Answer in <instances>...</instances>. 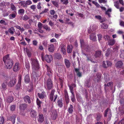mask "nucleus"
Instances as JSON below:
<instances>
[{
    "label": "nucleus",
    "instance_id": "f257e3e1",
    "mask_svg": "<svg viewBox=\"0 0 124 124\" xmlns=\"http://www.w3.org/2000/svg\"><path fill=\"white\" fill-rule=\"evenodd\" d=\"M31 63L32 70L31 76L34 78H35L38 76L36 71H38L39 68V63L37 60L34 58L31 59Z\"/></svg>",
    "mask_w": 124,
    "mask_h": 124
},
{
    "label": "nucleus",
    "instance_id": "f03ea898",
    "mask_svg": "<svg viewBox=\"0 0 124 124\" xmlns=\"http://www.w3.org/2000/svg\"><path fill=\"white\" fill-rule=\"evenodd\" d=\"M9 54L4 56L3 58V61L6 65L7 69H11L13 65V62L9 57Z\"/></svg>",
    "mask_w": 124,
    "mask_h": 124
},
{
    "label": "nucleus",
    "instance_id": "7ed1b4c3",
    "mask_svg": "<svg viewBox=\"0 0 124 124\" xmlns=\"http://www.w3.org/2000/svg\"><path fill=\"white\" fill-rule=\"evenodd\" d=\"M112 65V63L109 61H103L102 62V66L104 68H107L109 67H110Z\"/></svg>",
    "mask_w": 124,
    "mask_h": 124
},
{
    "label": "nucleus",
    "instance_id": "20e7f679",
    "mask_svg": "<svg viewBox=\"0 0 124 124\" xmlns=\"http://www.w3.org/2000/svg\"><path fill=\"white\" fill-rule=\"evenodd\" d=\"M47 87L48 90L51 89L53 87V84L50 78L48 79L46 82Z\"/></svg>",
    "mask_w": 124,
    "mask_h": 124
},
{
    "label": "nucleus",
    "instance_id": "39448f33",
    "mask_svg": "<svg viewBox=\"0 0 124 124\" xmlns=\"http://www.w3.org/2000/svg\"><path fill=\"white\" fill-rule=\"evenodd\" d=\"M30 115L32 118L36 119L37 117V113L35 110L32 109L30 112Z\"/></svg>",
    "mask_w": 124,
    "mask_h": 124
},
{
    "label": "nucleus",
    "instance_id": "423d86ee",
    "mask_svg": "<svg viewBox=\"0 0 124 124\" xmlns=\"http://www.w3.org/2000/svg\"><path fill=\"white\" fill-rule=\"evenodd\" d=\"M52 59V56L50 55H46L45 56V59L48 63H50Z\"/></svg>",
    "mask_w": 124,
    "mask_h": 124
},
{
    "label": "nucleus",
    "instance_id": "0eeeda50",
    "mask_svg": "<svg viewBox=\"0 0 124 124\" xmlns=\"http://www.w3.org/2000/svg\"><path fill=\"white\" fill-rule=\"evenodd\" d=\"M20 67L19 63L16 62L15 64L13 69V71L15 72H16L18 71L20 69Z\"/></svg>",
    "mask_w": 124,
    "mask_h": 124
},
{
    "label": "nucleus",
    "instance_id": "6e6552de",
    "mask_svg": "<svg viewBox=\"0 0 124 124\" xmlns=\"http://www.w3.org/2000/svg\"><path fill=\"white\" fill-rule=\"evenodd\" d=\"M37 118L38 122L40 123L43 122L44 120L43 115L42 114H39Z\"/></svg>",
    "mask_w": 124,
    "mask_h": 124
},
{
    "label": "nucleus",
    "instance_id": "1a4fd4ad",
    "mask_svg": "<svg viewBox=\"0 0 124 124\" xmlns=\"http://www.w3.org/2000/svg\"><path fill=\"white\" fill-rule=\"evenodd\" d=\"M64 95L65 98V102L67 104H68L69 102L70 99L68 92L66 90H65L64 91Z\"/></svg>",
    "mask_w": 124,
    "mask_h": 124
},
{
    "label": "nucleus",
    "instance_id": "9d476101",
    "mask_svg": "<svg viewBox=\"0 0 124 124\" xmlns=\"http://www.w3.org/2000/svg\"><path fill=\"white\" fill-rule=\"evenodd\" d=\"M52 119L53 120H55L57 117V113L56 110H53L52 112Z\"/></svg>",
    "mask_w": 124,
    "mask_h": 124
},
{
    "label": "nucleus",
    "instance_id": "9b49d317",
    "mask_svg": "<svg viewBox=\"0 0 124 124\" xmlns=\"http://www.w3.org/2000/svg\"><path fill=\"white\" fill-rule=\"evenodd\" d=\"M96 78L93 79L94 81H96L97 82H99L101 78V74L100 73H97L96 74Z\"/></svg>",
    "mask_w": 124,
    "mask_h": 124
},
{
    "label": "nucleus",
    "instance_id": "f8f14e48",
    "mask_svg": "<svg viewBox=\"0 0 124 124\" xmlns=\"http://www.w3.org/2000/svg\"><path fill=\"white\" fill-rule=\"evenodd\" d=\"M28 106L27 104L25 103H23L19 105V108L21 110L24 111L27 108Z\"/></svg>",
    "mask_w": 124,
    "mask_h": 124
},
{
    "label": "nucleus",
    "instance_id": "ddd939ff",
    "mask_svg": "<svg viewBox=\"0 0 124 124\" xmlns=\"http://www.w3.org/2000/svg\"><path fill=\"white\" fill-rule=\"evenodd\" d=\"M123 65V63L121 61L117 62L115 64V66L117 68L119 69L122 67Z\"/></svg>",
    "mask_w": 124,
    "mask_h": 124
},
{
    "label": "nucleus",
    "instance_id": "4468645a",
    "mask_svg": "<svg viewBox=\"0 0 124 124\" xmlns=\"http://www.w3.org/2000/svg\"><path fill=\"white\" fill-rule=\"evenodd\" d=\"M16 82V80L15 79L11 80L8 83V86L11 87L13 86L15 84Z\"/></svg>",
    "mask_w": 124,
    "mask_h": 124
},
{
    "label": "nucleus",
    "instance_id": "2eb2a0df",
    "mask_svg": "<svg viewBox=\"0 0 124 124\" xmlns=\"http://www.w3.org/2000/svg\"><path fill=\"white\" fill-rule=\"evenodd\" d=\"M83 47L86 52H90L91 50V48L88 44H85L84 46Z\"/></svg>",
    "mask_w": 124,
    "mask_h": 124
},
{
    "label": "nucleus",
    "instance_id": "dca6fc26",
    "mask_svg": "<svg viewBox=\"0 0 124 124\" xmlns=\"http://www.w3.org/2000/svg\"><path fill=\"white\" fill-rule=\"evenodd\" d=\"M57 105L60 107L61 108L63 106V103L62 100V99H59L58 98L57 101Z\"/></svg>",
    "mask_w": 124,
    "mask_h": 124
},
{
    "label": "nucleus",
    "instance_id": "f3484780",
    "mask_svg": "<svg viewBox=\"0 0 124 124\" xmlns=\"http://www.w3.org/2000/svg\"><path fill=\"white\" fill-rule=\"evenodd\" d=\"M23 99L24 102H27L29 104L31 103L30 98V97L28 95H26L23 98Z\"/></svg>",
    "mask_w": 124,
    "mask_h": 124
},
{
    "label": "nucleus",
    "instance_id": "a211bd4d",
    "mask_svg": "<svg viewBox=\"0 0 124 124\" xmlns=\"http://www.w3.org/2000/svg\"><path fill=\"white\" fill-rule=\"evenodd\" d=\"M47 69V75L49 76H50L52 74V70L50 67L48 65L46 66Z\"/></svg>",
    "mask_w": 124,
    "mask_h": 124
},
{
    "label": "nucleus",
    "instance_id": "6ab92c4d",
    "mask_svg": "<svg viewBox=\"0 0 124 124\" xmlns=\"http://www.w3.org/2000/svg\"><path fill=\"white\" fill-rule=\"evenodd\" d=\"M96 35L95 33H94L90 35V39L92 40L93 41H95L96 40Z\"/></svg>",
    "mask_w": 124,
    "mask_h": 124
},
{
    "label": "nucleus",
    "instance_id": "aec40b11",
    "mask_svg": "<svg viewBox=\"0 0 124 124\" xmlns=\"http://www.w3.org/2000/svg\"><path fill=\"white\" fill-rule=\"evenodd\" d=\"M62 58V56L60 54L57 53L54 54V58L55 59L60 60Z\"/></svg>",
    "mask_w": 124,
    "mask_h": 124
},
{
    "label": "nucleus",
    "instance_id": "412c9836",
    "mask_svg": "<svg viewBox=\"0 0 124 124\" xmlns=\"http://www.w3.org/2000/svg\"><path fill=\"white\" fill-rule=\"evenodd\" d=\"M55 91V90L54 89L52 90L50 94V99L52 101L53 100L54 93Z\"/></svg>",
    "mask_w": 124,
    "mask_h": 124
},
{
    "label": "nucleus",
    "instance_id": "4be33fe9",
    "mask_svg": "<svg viewBox=\"0 0 124 124\" xmlns=\"http://www.w3.org/2000/svg\"><path fill=\"white\" fill-rule=\"evenodd\" d=\"M24 81L26 83H29L30 81V78L29 75L27 74L24 77Z\"/></svg>",
    "mask_w": 124,
    "mask_h": 124
},
{
    "label": "nucleus",
    "instance_id": "5701e85b",
    "mask_svg": "<svg viewBox=\"0 0 124 124\" xmlns=\"http://www.w3.org/2000/svg\"><path fill=\"white\" fill-rule=\"evenodd\" d=\"M90 79L89 78L86 81L84 84L85 86L87 87L88 88H89L90 87L91 85V83H90Z\"/></svg>",
    "mask_w": 124,
    "mask_h": 124
},
{
    "label": "nucleus",
    "instance_id": "b1692460",
    "mask_svg": "<svg viewBox=\"0 0 124 124\" xmlns=\"http://www.w3.org/2000/svg\"><path fill=\"white\" fill-rule=\"evenodd\" d=\"M101 55V51H97L96 52L95 56L96 58L100 57Z\"/></svg>",
    "mask_w": 124,
    "mask_h": 124
},
{
    "label": "nucleus",
    "instance_id": "393cba45",
    "mask_svg": "<svg viewBox=\"0 0 124 124\" xmlns=\"http://www.w3.org/2000/svg\"><path fill=\"white\" fill-rule=\"evenodd\" d=\"M48 47V50L49 51L51 52H53L54 50V47L53 44L50 45Z\"/></svg>",
    "mask_w": 124,
    "mask_h": 124
},
{
    "label": "nucleus",
    "instance_id": "a878e982",
    "mask_svg": "<svg viewBox=\"0 0 124 124\" xmlns=\"http://www.w3.org/2000/svg\"><path fill=\"white\" fill-rule=\"evenodd\" d=\"M16 117V116L15 115H13L10 117V120L11 121L13 124H14L15 123Z\"/></svg>",
    "mask_w": 124,
    "mask_h": 124
},
{
    "label": "nucleus",
    "instance_id": "bb28decb",
    "mask_svg": "<svg viewBox=\"0 0 124 124\" xmlns=\"http://www.w3.org/2000/svg\"><path fill=\"white\" fill-rule=\"evenodd\" d=\"M64 47L65 45H63L61 46L60 48L61 49V51L64 54H66V52Z\"/></svg>",
    "mask_w": 124,
    "mask_h": 124
},
{
    "label": "nucleus",
    "instance_id": "cd10ccee",
    "mask_svg": "<svg viewBox=\"0 0 124 124\" xmlns=\"http://www.w3.org/2000/svg\"><path fill=\"white\" fill-rule=\"evenodd\" d=\"M14 98L12 96H9L7 98V102L10 103L12 102Z\"/></svg>",
    "mask_w": 124,
    "mask_h": 124
},
{
    "label": "nucleus",
    "instance_id": "c85d7f7f",
    "mask_svg": "<svg viewBox=\"0 0 124 124\" xmlns=\"http://www.w3.org/2000/svg\"><path fill=\"white\" fill-rule=\"evenodd\" d=\"M65 62L67 68H69L70 65V63L69 61L68 60L65 59Z\"/></svg>",
    "mask_w": 124,
    "mask_h": 124
},
{
    "label": "nucleus",
    "instance_id": "c756f323",
    "mask_svg": "<svg viewBox=\"0 0 124 124\" xmlns=\"http://www.w3.org/2000/svg\"><path fill=\"white\" fill-rule=\"evenodd\" d=\"M73 48V46L71 45L68 46H67V52L68 53H70L72 52V50Z\"/></svg>",
    "mask_w": 124,
    "mask_h": 124
},
{
    "label": "nucleus",
    "instance_id": "7c9ffc66",
    "mask_svg": "<svg viewBox=\"0 0 124 124\" xmlns=\"http://www.w3.org/2000/svg\"><path fill=\"white\" fill-rule=\"evenodd\" d=\"M74 108L72 105H70V107L69 108L68 111L70 114L72 113L73 111Z\"/></svg>",
    "mask_w": 124,
    "mask_h": 124
},
{
    "label": "nucleus",
    "instance_id": "2f4dec72",
    "mask_svg": "<svg viewBox=\"0 0 124 124\" xmlns=\"http://www.w3.org/2000/svg\"><path fill=\"white\" fill-rule=\"evenodd\" d=\"M101 28L103 29H106L108 28V25L105 23L102 24L101 25Z\"/></svg>",
    "mask_w": 124,
    "mask_h": 124
},
{
    "label": "nucleus",
    "instance_id": "473e14b6",
    "mask_svg": "<svg viewBox=\"0 0 124 124\" xmlns=\"http://www.w3.org/2000/svg\"><path fill=\"white\" fill-rule=\"evenodd\" d=\"M24 10L23 9H21L19 10L18 11V14L21 15L24 14Z\"/></svg>",
    "mask_w": 124,
    "mask_h": 124
},
{
    "label": "nucleus",
    "instance_id": "72a5a7b5",
    "mask_svg": "<svg viewBox=\"0 0 124 124\" xmlns=\"http://www.w3.org/2000/svg\"><path fill=\"white\" fill-rule=\"evenodd\" d=\"M25 66L26 68L28 70V71H29L30 66L29 63L28 62H25Z\"/></svg>",
    "mask_w": 124,
    "mask_h": 124
},
{
    "label": "nucleus",
    "instance_id": "f704fd0d",
    "mask_svg": "<svg viewBox=\"0 0 124 124\" xmlns=\"http://www.w3.org/2000/svg\"><path fill=\"white\" fill-rule=\"evenodd\" d=\"M104 86H110L112 88L113 85V82H110L108 83L107 84H104Z\"/></svg>",
    "mask_w": 124,
    "mask_h": 124
},
{
    "label": "nucleus",
    "instance_id": "c9c22d12",
    "mask_svg": "<svg viewBox=\"0 0 124 124\" xmlns=\"http://www.w3.org/2000/svg\"><path fill=\"white\" fill-rule=\"evenodd\" d=\"M19 4L23 7H26L25 2L24 1H21L19 2Z\"/></svg>",
    "mask_w": 124,
    "mask_h": 124
},
{
    "label": "nucleus",
    "instance_id": "e433bc0d",
    "mask_svg": "<svg viewBox=\"0 0 124 124\" xmlns=\"http://www.w3.org/2000/svg\"><path fill=\"white\" fill-rule=\"evenodd\" d=\"M115 44L114 40H110L108 41V45H113Z\"/></svg>",
    "mask_w": 124,
    "mask_h": 124
},
{
    "label": "nucleus",
    "instance_id": "4c0bfd02",
    "mask_svg": "<svg viewBox=\"0 0 124 124\" xmlns=\"http://www.w3.org/2000/svg\"><path fill=\"white\" fill-rule=\"evenodd\" d=\"M72 94V96L71 97V100L72 102H75L76 101L75 95L74 93H73V94Z\"/></svg>",
    "mask_w": 124,
    "mask_h": 124
},
{
    "label": "nucleus",
    "instance_id": "58836bf2",
    "mask_svg": "<svg viewBox=\"0 0 124 124\" xmlns=\"http://www.w3.org/2000/svg\"><path fill=\"white\" fill-rule=\"evenodd\" d=\"M26 52L27 55L29 57H30L31 56V54L28 49L27 48H26Z\"/></svg>",
    "mask_w": 124,
    "mask_h": 124
},
{
    "label": "nucleus",
    "instance_id": "ea45409f",
    "mask_svg": "<svg viewBox=\"0 0 124 124\" xmlns=\"http://www.w3.org/2000/svg\"><path fill=\"white\" fill-rule=\"evenodd\" d=\"M30 19V17L27 15H25L23 17V20L25 21H26Z\"/></svg>",
    "mask_w": 124,
    "mask_h": 124
},
{
    "label": "nucleus",
    "instance_id": "a19ab883",
    "mask_svg": "<svg viewBox=\"0 0 124 124\" xmlns=\"http://www.w3.org/2000/svg\"><path fill=\"white\" fill-rule=\"evenodd\" d=\"M114 6L117 9H119V3L118 1L114 2Z\"/></svg>",
    "mask_w": 124,
    "mask_h": 124
},
{
    "label": "nucleus",
    "instance_id": "79ce46f5",
    "mask_svg": "<svg viewBox=\"0 0 124 124\" xmlns=\"http://www.w3.org/2000/svg\"><path fill=\"white\" fill-rule=\"evenodd\" d=\"M101 117V115L100 114H99L97 115L96 118V120L97 121H99Z\"/></svg>",
    "mask_w": 124,
    "mask_h": 124
},
{
    "label": "nucleus",
    "instance_id": "37998d69",
    "mask_svg": "<svg viewBox=\"0 0 124 124\" xmlns=\"http://www.w3.org/2000/svg\"><path fill=\"white\" fill-rule=\"evenodd\" d=\"M7 83H4L2 85V88L4 90L6 89Z\"/></svg>",
    "mask_w": 124,
    "mask_h": 124
},
{
    "label": "nucleus",
    "instance_id": "c03bdc74",
    "mask_svg": "<svg viewBox=\"0 0 124 124\" xmlns=\"http://www.w3.org/2000/svg\"><path fill=\"white\" fill-rule=\"evenodd\" d=\"M82 53L83 54L87 56V60H90L91 61V62H95L94 61H93L92 60V59L91 58H89L87 56V55L85 53L83 52Z\"/></svg>",
    "mask_w": 124,
    "mask_h": 124
},
{
    "label": "nucleus",
    "instance_id": "a18cd8bd",
    "mask_svg": "<svg viewBox=\"0 0 124 124\" xmlns=\"http://www.w3.org/2000/svg\"><path fill=\"white\" fill-rule=\"evenodd\" d=\"M43 27L44 29H45L46 30L50 31L51 30L50 28L48 26L46 25H45L43 26Z\"/></svg>",
    "mask_w": 124,
    "mask_h": 124
},
{
    "label": "nucleus",
    "instance_id": "49530a36",
    "mask_svg": "<svg viewBox=\"0 0 124 124\" xmlns=\"http://www.w3.org/2000/svg\"><path fill=\"white\" fill-rule=\"evenodd\" d=\"M110 109L108 108H107L106 110H105L104 114V116L105 117H106L107 116V115L108 114V111L109 112L110 111Z\"/></svg>",
    "mask_w": 124,
    "mask_h": 124
},
{
    "label": "nucleus",
    "instance_id": "de8ad7c7",
    "mask_svg": "<svg viewBox=\"0 0 124 124\" xmlns=\"http://www.w3.org/2000/svg\"><path fill=\"white\" fill-rule=\"evenodd\" d=\"M16 108V106L15 105H11L10 108V109L11 111H13L15 110Z\"/></svg>",
    "mask_w": 124,
    "mask_h": 124
},
{
    "label": "nucleus",
    "instance_id": "09e8293b",
    "mask_svg": "<svg viewBox=\"0 0 124 124\" xmlns=\"http://www.w3.org/2000/svg\"><path fill=\"white\" fill-rule=\"evenodd\" d=\"M111 52L109 48L106 51L105 55L106 56H108L110 53Z\"/></svg>",
    "mask_w": 124,
    "mask_h": 124
},
{
    "label": "nucleus",
    "instance_id": "8fccbe9b",
    "mask_svg": "<svg viewBox=\"0 0 124 124\" xmlns=\"http://www.w3.org/2000/svg\"><path fill=\"white\" fill-rule=\"evenodd\" d=\"M20 84L18 83L17 84L15 87V88L16 90H18L20 89Z\"/></svg>",
    "mask_w": 124,
    "mask_h": 124
},
{
    "label": "nucleus",
    "instance_id": "3c124183",
    "mask_svg": "<svg viewBox=\"0 0 124 124\" xmlns=\"http://www.w3.org/2000/svg\"><path fill=\"white\" fill-rule=\"evenodd\" d=\"M80 42L81 45V46L82 47H83L84 46L85 44H85L84 42V41L83 40H80Z\"/></svg>",
    "mask_w": 124,
    "mask_h": 124
},
{
    "label": "nucleus",
    "instance_id": "603ef678",
    "mask_svg": "<svg viewBox=\"0 0 124 124\" xmlns=\"http://www.w3.org/2000/svg\"><path fill=\"white\" fill-rule=\"evenodd\" d=\"M11 8L12 10L13 11L16 10V7L13 4H11Z\"/></svg>",
    "mask_w": 124,
    "mask_h": 124
},
{
    "label": "nucleus",
    "instance_id": "864d4df0",
    "mask_svg": "<svg viewBox=\"0 0 124 124\" xmlns=\"http://www.w3.org/2000/svg\"><path fill=\"white\" fill-rule=\"evenodd\" d=\"M52 3L56 7H58L59 5L57 2L55 1H52Z\"/></svg>",
    "mask_w": 124,
    "mask_h": 124
},
{
    "label": "nucleus",
    "instance_id": "5fc2aeb1",
    "mask_svg": "<svg viewBox=\"0 0 124 124\" xmlns=\"http://www.w3.org/2000/svg\"><path fill=\"white\" fill-rule=\"evenodd\" d=\"M38 96L40 98L43 99L44 97L42 93H38Z\"/></svg>",
    "mask_w": 124,
    "mask_h": 124
},
{
    "label": "nucleus",
    "instance_id": "6e6d98bb",
    "mask_svg": "<svg viewBox=\"0 0 124 124\" xmlns=\"http://www.w3.org/2000/svg\"><path fill=\"white\" fill-rule=\"evenodd\" d=\"M69 88L70 90V92L72 94H73V93H74V91H73V88L72 86L71 85H69Z\"/></svg>",
    "mask_w": 124,
    "mask_h": 124
},
{
    "label": "nucleus",
    "instance_id": "4d7b16f0",
    "mask_svg": "<svg viewBox=\"0 0 124 124\" xmlns=\"http://www.w3.org/2000/svg\"><path fill=\"white\" fill-rule=\"evenodd\" d=\"M4 118L3 117H0V124H3L4 123Z\"/></svg>",
    "mask_w": 124,
    "mask_h": 124
},
{
    "label": "nucleus",
    "instance_id": "13d9d810",
    "mask_svg": "<svg viewBox=\"0 0 124 124\" xmlns=\"http://www.w3.org/2000/svg\"><path fill=\"white\" fill-rule=\"evenodd\" d=\"M25 2L26 7H27L28 5H29L32 4L31 2L29 0H27Z\"/></svg>",
    "mask_w": 124,
    "mask_h": 124
},
{
    "label": "nucleus",
    "instance_id": "bf43d9fd",
    "mask_svg": "<svg viewBox=\"0 0 124 124\" xmlns=\"http://www.w3.org/2000/svg\"><path fill=\"white\" fill-rule=\"evenodd\" d=\"M104 38L106 40H110V37L108 35H107L106 36H104Z\"/></svg>",
    "mask_w": 124,
    "mask_h": 124
},
{
    "label": "nucleus",
    "instance_id": "052dcab7",
    "mask_svg": "<svg viewBox=\"0 0 124 124\" xmlns=\"http://www.w3.org/2000/svg\"><path fill=\"white\" fill-rule=\"evenodd\" d=\"M111 112L110 110L109 112V114L108 115V121H110L111 119Z\"/></svg>",
    "mask_w": 124,
    "mask_h": 124
},
{
    "label": "nucleus",
    "instance_id": "680f3d73",
    "mask_svg": "<svg viewBox=\"0 0 124 124\" xmlns=\"http://www.w3.org/2000/svg\"><path fill=\"white\" fill-rule=\"evenodd\" d=\"M13 29V27H12L9 28L8 30V31L12 34H13L14 33L13 31L12 30Z\"/></svg>",
    "mask_w": 124,
    "mask_h": 124
},
{
    "label": "nucleus",
    "instance_id": "e2e57ef3",
    "mask_svg": "<svg viewBox=\"0 0 124 124\" xmlns=\"http://www.w3.org/2000/svg\"><path fill=\"white\" fill-rule=\"evenodd\" d=\"M92 3L97 7H99L100 6L99 4H98L97 2H96V1H92Z\"/></svg>",
    "mask_w": 124,
    "mask_h": 124
},
{
    "label": "nucleus",
    "instance_id": "0e129e2a",
    "mask_svg": "<svg viewBox=\"0 0 124 124\" xmlns=\"http://www.w3.org/2000/svg\"><path fill=\"white\" fill-rule=\"evenodd\" d=\"M43 24L40 22L38 23V26L39 28H42V27Z\"/></svg>",
    "mask_w": 124,
    "mask_h": 124
},
{
    "label": "nucleus",
    "instance_id": "69168bd1",
    "mask_svg": "<svg viewBox=\"0 0 124 124\" xmlns=\"http://www.w3.org/2000/svg\"><path fill=\"white\" fill-rule=\"evenodd\" d=\"M95 18L100 20H101L102 19L101 17L100 16H95Z\"/></svg>",
    "mask_w": 124,
    "mask_h": 124
},
{
    "label": "nucleus",
    "instance_id": "338daca9",
    "mask_svg": "<svg viewBox=\"0 0 124 124\" xmlns=\"http://www.w3.org/2000/svg\"><path fill=\"white\" fill-rule=\"evenodd\" d=\"M0 23L1 24H3L5 25H6L7 24V23L5 21L3 20H1L0 21Z\"/></svg>",
    "mask_w": 124,
    "mask_h": 124
},
{
    "label": "nucleus",
    "instance_id": "774afa93",
    "mask_svg": "<svg viewBox=\"0 0 124 124\" xmlns=\"http://www.w3.org/2000/svg\"><path fill=\"white\" fill-rule=\"evenodd\" d=\"M120 25L121 26L124 27V22L122 21H120Z\"/></svg>",
    "mask_w": 124,
    "mask_h": 124
}]
</instances>
